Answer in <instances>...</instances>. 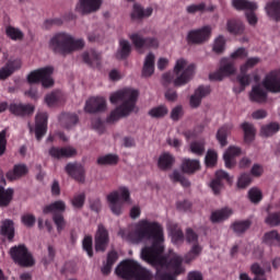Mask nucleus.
I'll list each match as a JSON object with an SVG mask.
<instances>
[{
  "instance_id": "nucleus-27",
  "label": "nucleus",
  "mask_w": 280,
  "mask_h": 280,
  "mask_svg": "<svg viewBox=\"0 0 280 280\" xmlns=\"http://www.w3.org/2000/svg\"><path fill=\"white\" fill-rule=\"evenodd\" d=\"M0 234L3 237H7V240L9 242H13L14 241V221L10 220V219H5L4 221L1 222V226H0Z\"/></svg>"
},
{
  "instance_id": "nucleus-32",
  "label": "nucleus",
  "mask_w": 280,
  "mask_h": 280,
  "mask_svg": "<svg viewBox=\"0 0 280 280\" xmlns=\"http://www.w3.org/2000/svg\"><path fill=\"white\" fill-rule=\"evenodd\" d=\"M231 130H233V126L231 125H223L217 131V141L220 143L221 148H225L229 145V135H231Z\"/></svg>"
},
{
  "instance_id": "nucleus-40",
  "label": "nucleus",
  "mask_w": 280,
  "mask_h": 280,
  "mask_svg": "<svg viewBox=\"0 0 280 280\" xmlns=\"http://www.w3.org/2000/svg\"><path fill=\"white\" fill-rule=\"evenodd\" d=\"M67 210V203L62 200H57L48 206H45L43 209L44 213H65Z\"/></svg>"
},
{
  "instance_id": "nucleus-13",
  "label": "nucleus",
  "mask_w": 280,
  "mask_h": 280,
  "mask_svg": "<svg viewBox=\"0 0 280 280\" xmlns=\"http://www.w3.org/2000/svg\"><path fill=\"white\" fill-rule=\"evenodd\" d=\"M95 250L96 253H105L108 247V242L110 238L108 236V230L102 224L98 225L96 234H95Z\"/></svg>"
},
{
  "instance_id": "nucleus-38",
  "label": "nucleus",
  "mask_w": 280,
  "mask_h": 280,
  "mask_svg": "<svg viewBox=\"0 0 280 280\" xmlns=\"http://www.w3.org/2000/svg\"><path fill=\"white\" fill-rule=\"evenodd\" d=\"M152 12H154V9H152V7L143 9V7L136 3L133 4L131 19H148V16H152Z\"/></svg>"
},
{
  "instance_id": "nucleus-37",
  "label": "nucleus",
  "mask_w": 280,
  "mask_h": 280,
  "mask_svg": "<svg viewBox=\"0 0 280 280\" xmlns=\"http://www.w3.org/2000/svg\"><path fill=\"white\" fill-rule=\"evenodd\" d=\"M262 243L267 246H280V235L277 230L266 232L262 236Z\"/></svg>"
},
{
  "instance_id": "nucleus-22",
  "label": "nucleus",
  "mask_w": 280,
  "mask_h": 280,
  "mask_svg": "<svg viewBox=\"0 0 280 280\" xmlns=\"http://www.w3.org/2000/svg\"><path fill=\"white\" fill-rule=\"evenodd\" d=\"M102 5V0H80L77 7L81 14H91V12H97Z\"/></svg>"
},
{
  "instance_id": "nucleus-63",
  "label": "nucleus",
  "mask_w": 280,
  "mask_h": 280,
  "mask_svg": "<svg viewBox=\"0 0 280 280\" xmlns=\"http://www.w3.org/2000/svg\"><path fill=\"white\" fill-rule=\"evenodd\" d=\"M231 58L232 60H237V58L243 60V58H248V51L246 50V48L240 47L231 54Z\"/></svg>"
},
{
  "instance_id": "nucleus-31",
  "label": "nucleus",
  "mask_w": 280,
  "mask_h": 280,
  "mask_svg": "<svg viewBox=\"0 0 280 280\" xmlns=\"http://www.w3.org/2000/svg\"><path fill=\"white\" fill-rule=\"evenodd\" d=\"M14 199V188H4L0 186V207L3 209L10 207V203Z\"/></svg>"
},
{
  "instance_id": "nucleus-14",
  "label": "nucleus",
  "mask_w": 280,
  "mask_h": 280,
  "mask_svg": "<svg viewBox=\"0 0 280 280\" xmlns=\"http://www.w3.org/2000/svg\"><path fill=\"white\" fill-rule=\"evenodd\" d=\"M262 86L270 93H280V70L269 72L262 81Z\"/></svg>"
},
{
  "instance_id": "nucleus-59",
  "label": "nucleus",
  "mask_w": 280,
  "mask_h": 280,
  "mask_svg": "<svg viewBox=\"0 0 280 280\" xmlns=\"http://www.w3.org/2000/svg\"><path fill=\"white\" fill-rule=\"evenodd\" d=\"M21 222L27 229H32V226H34V224H36V217L32 213H25L21 217Z\"/></svg>"
},
{
  "instance_id": "nucleus-15",
  "label": "nucleus",
  "mask_w": 280,
  "mask_h": 280,
  "mask_svg": "<svg viewBox=\"0 0 280 280\" xmlns=\"http://www.w3.org/2000/svg\"><path fill=\"white\" fill-rule=\"evenodd\" d=\"M84 110L91 115L95 113H104V110H106V98L102 96L89 98L85 103Z\"/></svg>"
},
{
  "instance_id": "nucleus-46",
  "label": "nucleus",
  "mask_w": 280,
  "mask_h": 280,
  "mask_svg": "<svg viewBox=\"0 0 280 280\" xmlns=\"http://www.w3.org/2000/svg\"><path fill=\"white\" fill-rule=\"evenodd\" d=\"M280 130L279 122H270L268 125H264L260 129V135L262 137H272V135H277Z\"/></svg>"
},
{
  "instance_id": "nucleus-58",
  "label": "nucleus",
  "mask_w": 280,
  "mask_h": 280,
  "mask_svg": "<svg viewBox=\"0 0 280 280\" xmlns=\"http://www.w3.org/2000/svg\"><path fill=\"white\" fill-rule=\"evenodd\" d=\"M226 47V42L224 40V36H219L213 44L214 54H223Z\"/></svg>"
},
{
  "instance_id": "nucleus-3",
  "label": "nucleus",
  "mask_w": 280,
  "mask_h": 280,
  "mask_svg": "<svg viewBox=\"0 0 280 280\" xmlns=\"http://www.w3.org/2000/svg\"><path fill=\"white\" fill-rule=\"evenodd\" d=\"M84 40L82 38H75L73 35L65 32L57 33L49 40V48L54 54H60V56H69L73 51H80L84 49Z\"/></svg>"
},
{
  "instance_id": "nucleus-25",
  "label": "nucleus",
  "mask_w": 280,
  "mask_h": 280,
  "mask_svg": "<svg viewBox=\"0 0 280 280\" xmlns=\"http://www.w3.org/2000/svg\"><path fill=\"white\" fill-rule=\"evenodd\" d=\"M249 100L256 104H264L268 100V93L261 85H254L249 92Z\"/></svg>"
},
{
  "instance_id": "nucleus-42",
  "label": "nucleus",
  "mask_w": 280,
  "mask_h": 280,
  "mask_svg": "<svg viewBox=\"0 0 280 280\" xmlns=\"http://www.w3.org/2000/svg\"><path fill=\"white\" fill-rule=\"evenodd\" d=\"M131 51H132V46L130 45V42L126 39H120L119 49L116 55L117 58H119V60H126L128 56H130Z\"/></svg>"
},
{
  "instance_id": "nucleus-23",
  "label": "nucleus",
  "mask_w": 280,
  "mask_h": 280,
  "mask_svg": "<svg viewBox=\"0 0 280 280\" xmlns=\"http://www.w3.org/2000/svg\"><path fill=\"white\" fill-rule=\"evenodd\" d=\"M82 59H83V62L88 65V67H92L94 69H100L102 65V55H100V52L95 50L83 52Z\"/></svg>"
},
{
  "instance_id": "nucleus-24",
  "label": "nucleus",
  "mask_w": 280,
  "mask_h": 280,
  "mask_svg": "<svg viewBox=\"0 0 280 280\" xmlns=\"http://www.w3.org/2000/svg\"><path fill=\"white\" fill-rule=\"evenodd\" d=\"M242 154V149L240 147H230L226 152L223 154V161L225 163V167L231 170L235 166V156H240Z\"/></svg>"
},
{
  "instance_id": "nucleus-5",
  "label": "nucleus",
  "mask_w": 280,
  "mask_h": 280,
  "mask_svg": "<svg viewBox=\"0 0 280 280\" xmlns=\"http://www.w3.org/2000/svg\"><path fill=\"white\" fill-rule=\"evenodd\" d=\"M9 255L18 266L21 268H32L36 264L34 256L27 249L25 244L15 245L10 248Z\"/></svg>"
},
{
  "instance_id": "nucleus-1",
  "label": "nucleus",
  "mask_w": 280,
  "mask_h": 280,
  "mask_svg": "<svg viewBox=\"0 0 280 280\" xmlns=\"http://www.w3.org/2000/svg\"><path fill=\"white\" fill-rule=\"evenodd\" d=\"M138 97L139 91L132 89L120 90L112 94L109 97L112 104H118V102H122V104L109 114L107 124H115V121H119L121 117H128V115L135 110Z\"/></svg>"
},
{
  "instance_id": "nucleus-11",
  "label": "nucleus",
  "mask_w": 280,
  "mask_h": 280,
  "mask_svg": "<svg viewBox=\"0 0 280 280\" xmlns=\"http://www.w3.org/2000/svg\"><path fill=\"white\" fill-rule=\"evenodd\" d=\"M129 38L136 49H158L159 39L156 37H143L139 33L129 35Z\"/></svg>"
},
{
  "instance_id": "nucleus-35",
  "label": "nucleus",
  "mask_w": 280,
  "mask_h": 280,
  "mask_svg": "<svg viewBox=\"0 0 280 280\" xmlns=\"http://www.w3.org/2000/svg\"><path fill=\"white\" fill-rule=\"evenodd\" d=\"M226 30L230 34H233L234 36H242V34H244L245 26L242 21L232 19L228 21Z\"/></svg>"
},
{
  "instance_id": "nucleus-39",
  "label": "nucleus",
  "mask_w": 280,
  "mask_h": 280,
  "mask_svg": "<svg viewBox=\"0 0 280 280\" xmlns=\"http://www.w3.org/2000/svg\"><path fill=\"white\" fill-rule=\"evenodd\" d=\"M241 128L244 132L245 143H253V141H255V135L257 132V130L255 129V126L250 122H243L241 125Z\"/></svg>"
},
{
  "instance_id": "nucleus-29",
  "label": "nucleus",
  "mask_w": 280,
  "mask_h": 280,
  "mask_svg": "<svg viewBox=\"0 0 280 280\" xmlns=\"http://www.w3.org/2000/svg\"><path fill=\"white\" fill-rule=\"evenodd\" d=\"M107 200L109 202V209L114 213V215H121V203L119 202V192L113 191L107 196Z\"/></svg>"
},
{
  "instance_id": "nucleus-21",
  "label": "nucleus",
  "mask_w": 280,
  "mask_h": 280,
  "mask_svg": "<svg viewBox=\"0 0 280 280\" xmlns=\"http://www.w3.org/2000/svg\"><path fill=\"white\" fill-rule=\"evenodd\" d=\"M9 112L15 117H25V115H32L34 113V106L24 103H11L9 105Z\"/></svg>"
},
{
  "instance_id": "nucleus-55",
  "label": "nucleus",
  "mask_w": 280,
  "mask_h": 280,
  "mask_svg": "<svg viewBox=\"0 0 280 280\" xmlns=\"http://www.w3.org/2000/svg\"><path fill=\"white\" fill-rule=\"evenodd\" d=\"M266 224L269 226H280V211L279 212H269L265 219Z\"/></svg>"
},
{
  "instance_id": "nucleus-20",
  "label": "nucleus",
  "mask_w": 280,
  "mask_h": 280,
  "mask_svg": "<svg viewBox=\"0 0 280 280\" xmlns=\"http://www.w3.org/2000/svg\"><path fill=\"white\" fill-rule=\"evenodd\" d=\"M49 156L51 159H71V156H75L78 154V151L71 147H66V148H58V147H51L48 150Z\"/></svg>"
},
{
  "instance_id": "nucleus-52",
  "label": "nucleus",
  "mask_w": 280,
  "mask_h": 280,
  "mask_svg": "<svg viewBox=\"0 0 280 280\" xmlns=\"http://www.w3.org/2000/svg\"><path fill=\"white\" fill-rule=\"evenodd\" d=\"M171 178L174 183H180L183 187H190L191 185L189 179L185 178V176H183V174H180L178 171H174Z\"/></svg>"
},
{
  "instance_id": "nucleus-49",
  "label": "nucleus",
  "mask_w": 280,
  "mask_h": 280,
  "mask_svg": "<svg viewBox=\"0 0 280 280\" xmlns=\"http://www.w3.org/2000/svg\"><path fill=\"white\" fill-rule=\"evenodd\" d=\"M248 198L249 201L253 205H259V202H261V200H264V194H261V190L257 187H253L248 190Z\"/></svg>"
},
{
  "instance_id": "nucleus-16",
  "label": "nucleus",
  "mask_w": 280,
  "mask_h": 280,
  "mask_svg": "<svg viewBox=\"0 0 280 280\" xmlns=\"http://www.w3.org/2000/svg\"><path fill=\"white\" fill-rule=\"evenodd\" d=\"M47 113H38L35 117V137L37 141H42L47 135Z\"/></svg>"
},
{
  "instance_id": "nucleus-6",
  "label": "nucleus",
  "mask_w": 280,
  "mask_h": 280,
  "mask_svg": "<svg viewBox=\"0 0 280 280\" xmlns=\"http://www.w3.org/2000/svg\"><path fill=\"white\" fill-rule=\"evenodd\" d=\"M51 73H54L52 67L37 69L27 75V82L28 84H38L40 82L44 89H50V86H54Z\"/></svg>"
},
{
  "instance_id": "nucleus-26",
  "label": "nucleus",
  "mask_w": 280,
  "mask_h": 280,
  "mask_svg": "<svg viewBox=\"0 0 280 280\" xmlns=\"http://www.w3.org/2000/svg\"><path fill=\"white\" fill-rule=\"evenodd\" d=\"M30 171L27 170V165L25 164H15L13 170L7 172L5 176L8 180H19V178H23Z\"/></svg>"
},
{
  "instance_id": "nucleus-19",
  "label": "nucleus",
  "mask_w": 280,
  "mask_h": 280,
  "mask_svg": "<svg viewBox=\"0 0 280 280\" xmlns=\"http://www.w3.org/2000/svg\"><path fill=\"white\" fill-rule=\"evenodd\" d=\"M223 180H226V183H232L231 175L226 173L225 171H217L215 173V178L212 179L210 183V187L213 191V194L218 195L222 190V187H224V184L222 183Z\"/></svg>"
},
{
  "instance_id": "nucleus-36",
  "label": "nucleus",
  "mask_w": 280,
  "mask_h": 280,
  "mask_svg": "<svg viewBox=\"0 0 280 280\" xmlns=\"http://www.w3.org/2000/svg\"><path fill=\"white\" fill-rule=\"evenodd\" d=\"M250 226H253V221L247 219L235 221L234 223H232L231 229L236 235L242 236L244 235V233H246V231H248V229H250Z\"/></svg>"
},
{
  "instance_id": "nucleus-45",
  "label": "nucleus",
  "mask_w": 280,
  "mask_h": 280,
  "mask_svg": "<svg viewBox=\"0 0 280 280\" xmlns=\"http://www.w3.org/2000/svg\"><path fill=\"white\" fill-rule=\"evenodd\" d=\"M5 34L11 40H23V38H25V34H23V31L12 25H8L5 27Z\"/></svg>"
},
{
  "instance_id": "nucleus-10",
  "label": "nucleus",
  "mask_w": 280,
  "mask_h": 280,
  "mask_svg": "<svg viewBox=\"0 0 280 280\" xmlns=\"http://www.w3.org/2000/svg\"><path fill=\"white\" fill-rule=\"evenodd\" d=\"M209 38H211V26L191 30L186 36L188 45H202V43H207Z\"/></svg>"
},
{
  "instance_id": "nucleus-57",
  "label": "nucleus",
  "mask_w": 280,
  "mask_h": 280,
  "mask_svg": "<svg viewBox=\"0 0 280 280\" xmlns=\"http://www.w3.org/2000/svg\"><path fill=\"white\" fill-rule=\"evenodd\" d=\"M8 149V129H3L0 131V156L5 154V150Z\"/></svg>"
},
{
  "instance_id": "nucleus-61",
  "label": "nucleus",
  "mask_w": 280,
  "mask_h": 280,
  "mask_svg": "<svg viewBox=\"0 0 280 280\" xmlns=\"http://www.w3.org/2000/svg\"><path fill=\"white\" fill-rule=\"evenodd\" d=\"M48 254L43 258L44 264L47 266L56 259V248L52 245H48Z\"/></svg>"
},
{
  "instance_id": "nucleus-34",
  "label": "nucleus",
  "mask_w": 280,
  "mask_h": 280,
  "mask_svg": "<svg viewBox=\"0 0 280 280\" xmlns=\"http://www.w3.org/2000/svg\"><path fill=\"white\" fill-rule=\"evenodd\" d=\"M200 170V161L184 159L182 162V172L184 174H196Z\"/></svg>"
},
{
  "instance_id": "nucleus-43",
  "label": "nucleus",
  "mask_w": 280,
  "mask_h": 280,
  "mask_svg": "<svg viewBox=\"0 0 280 280\" xmlns=\"http://www.w3.org/2000/svg\"><path fill=\"white\" fill-rule=\"evenodd\" d=\"M213 10H215V7L211 5L207 8L205 2L186 7L187 14H196L197 12H213Z\"/></svg>"
},
{
  "instance_id": "nucleus-2",
  "label": "nucleus",
  "mask_w": 280,
  "mask_h": 280,
  "mask_svg": "<svg viewBox=\"0 0 280 280\" xmlns=\"http://www.w3.org/2000/svg\"><path fill=\"white\" fill-rule=\"evenodd\" d=\"M196 73V65L190 63L187 66V60L178 59L174 67V72H166L162 75L163 86H167L173 82L174 86H185L189 84Z\"/></svg>"
},
{
  "instance_id": "nucleus-9",
  "label": "nucleus",
  "mask_w": 280,
  "mask_h": 280,
  "mask_svg": "<svg viewBox=\"0 0 280 280\" xmlns=\"http://www.w3.org/2000/svg\"><path fill=\"white\" fill-rule=\"evenodd\" d=\"M186 241L188 244H194L189 253L185 256V264H191L202 253V247L198 245V234L191 228L186 230Z\"/></svg>"
},
{
  "instance_id": "nucleus-4",
  "label": "nucleus",
  "mask_w": 280,
  "mask_h": 280,
  "mask_svg": "<svg viewBox=\"0 0 280 280\" xmlns=\"http://www.w3.org/2000/svg\"><path fill=\"white\" fill-rule=\"evenodd\" d=\"M116 275L125 280H152V272L132 259L120 262Z\"/></svg>"
},
{
  "instance_id": "nucleus-17",
  "label": "nucleus",
  "mask_w": 280,
  "mask_h": 280,
  "mask_svg": "<svg viewBox=\"0 0 280 280\" xmlns=\"http://www.w3.org/2000/svg\"><path fill=\"white\" fill-rule=\"evenodd\" d=\"M66 172L71 176L77 183L83 184L86 180L84 166L78 163H68L66 165Z\"/></svg>"
},
{
  "instance_id": "nucleus-56",
  "label": "nucleus",
  "mask_w": 280,
  "mask_h": 280,
  "mask_svg": "<svg viewBox=\"0 0 280 280\" xmlns=\"http://www.w3.org/2000/svg\"><path fill=\"white\" fill-rule=\"evenodd\" d=\"M250 183H253V179L250 178V174L243 173L238 177L237 187H238V189H246V187H248V185H250Z\"/></svg>"
},
{
  "instance_id": "nucleus-28",
  "label": "nucleus",
  "mask_w": 280,
  "mask_h": 280,
  "mask_svg": "<svg viewBox=\"0 0 280 280\" xmlns=\"http://www.w3.org/2000/svg\"><path fill=\"white\" fill-rule=\"evenodd\" d=\"M265 10L267 15L270 16L273 21L279 23L280 21V1L273 0L266 4Z\"/></svg>"
},
{
  "instance_id": "nucleus-62",
  "label": "nucleus",
  "mask_w": 280,
  "mask_h": 280,
  "mask_svg": "<svg viewBox=\"0 0 280 280\" xmlns=\"http://www.w3.org/2000/svg\"><path fill=\"white\" fill-rule=\"evenodd\" d=\"M171 234H172V241L174 242V244H178L180 242H184L185 240V234L180 229L172 230Z\"/></svg>"
},
{
  "instance_id": "nucleus-30",
  "label": "nucleus",
  "mask_w": 280,
  "mask_h": 280,
  "mask_svg": "<svg viewBox=\"0 0 280 280\" xmlns=\"http://www.w3.org/2000/svg\"><path fill=\"white\" fill-rule=\"evenodd\" d=\"M154 54L149 52L142 67V78H151V75H154Z\"/></svg>"
},
{
  "instance_id": "nucleus-51",
  "label": "nucleus",
  "mask_w": 280,
  "mask_h": 280,
  "mask_svg": "<svg viewBox=\"0 0 280 280\" xmlns=\"http://www.w3.org/2000/svg\"><path fill=\"white\" fill-rule=\"evenodd\" d=\"M98 165H117L119 163V156L115 154H106L97 159Z\"/></svg>"
},
{
  "instance_id": "nucleus-48",
  "label": "nucleus",
  "mask_w": 280,
  "mask_h": 280,
  "mask_svg": "<svg viewBox=\"0 0 280 280\" xmlns=\"http://www.w3.org/2000/svg\"><path fill=\"white\" fill-rule=\"evenodd\" d=\"M52 221L57 226V233H62L67 226V221L65 220V215L61 212H54L52 213Z\"/></svg>"
},
{
  "instance_id": "nucleus-44",
  "label": "nucleus",
  "mask_w": 280,
  "mask_h": 280,
  "mask_svg": "<svg viewBox=\"0 0 280 280\" xmlns=\"http://www.w3.org/2000/svg\"><path fill=\"white\" fill-rule=\"evenodd\" d=\"M172 165H174V158L170 153H164L160 155L158 161V166L160 170H172Z\"/></svg>"
},
{
  "instance_id": "nucleus-7",
  "label": "nucleus",
  "mask_w": 280,
  "mask_h": 280,
  "mask_svg": "<svg viewBox=\"0 0 280 280\" xmlns=\"http://www.w3.org/2000/svg\"><path fill=\"white\" fill-rule=\"evenodd\" d=\"M261 62V58L259 57H250L246 60V62L241 66V73L237 75L236 80L240 83L241 88L234 89L235 93H242V91L246 90V86L250 85V74H248V69H253V67H257Z\"/></svg>"
},
{
  "instance_id": "nucleus-50",
  "label": "nucleus",
  "mask_w": 280,
  "mask_h": 280,
  "mask_svg": "<svg viewBox=\"0 0 280 280\" xmlns=\"http://www.w3.org/2000/svg\"><path fill=\"white\" fill-rule=\"evenodd\" d=\"M189 148L192 154L202 156V154H205V140L192 141Z\"/></svg>"
},
{
  "instance_id": "nucleus-47",
  "label": "nucleus",
  "mask_w": 280,
  "mask_h": 280,
  "mask_svg": "<svg viewBox=\"0 0 280 280\" xmlns=\"http://www.w3.org/2000/svg\"><path fill=\"white\" fill-rule=\"evenodd\" d=\"M170 109H167V106L165 105H160L149 110V115L153 119H163V117H165V115H167Z\"/></svg>"
},
{
  "instance_id": "nucleus-12",
  "label": "nucleus",
  "mask_w": 280,
  "mask_h": 280,
  "mask_svg": "<svg viewBox=\"0 0 280 280\" xmlns=\"http://www.w3.org/2000/svg\"><path fill=\"white\" fill-rule=\"evenodd\" d=\"M233 73H235V63L229 61V59H222L221 67L218 71L209 74V80H211V82H222L224 77L233 75Z\"/></svg>"
},
{
  "instance_id": "nucleus-18",
  "label": "nucleus",
  "mask_w": 280,
  "mask_h": 280,
  "mask_svg": "<svg viewBox=\"0 0 280 280\" xmlns=\"http://www.w3.org/2000/svg\"><path fill=\"white\" fill-rule=\"evenodd\" d=\"M211 94V86L209 85H199L198 89L195 90L194 95L190 96V107L198 108L200 104H202L203 97Z\"/></svg>"
},
{
  "instance_id": "nucleus-41",
  "label": "nucleus",
  "mask_w": 280,
  "mask_h": 280,
  "mask_svg": "<svg viewBox=\"0 0 280 280\" xmlns=\"http://www.w3.org/2000/svg\"><path fill=\"white\" fill-rule=\"evenodd\" d=\"M60 121L67 130H71L73 126L78 125V121H80V118L75 114L71 113H65L60 116Z\"/></svg>"
},
{
  "instance_id": "nucleus-33",
  "label": "nucleus",
  "mask_w": 280,
  "mask_h": 280,
  "mask_svg": "<svg viewBox=\"0 0 280 280\" xmlns=\"http://www.w3.org/2000/svg\"><path fill=\"white\" fill-rule=\"evenodd\" d=\"M233 214V210L229 208H222L221 210L213 211L211 213L210 220L213 224H218V222H224V220H229Z\"/></svg>"
},
{
  "instance_id": "nucleus-54",
  "label": "nucleus",
  "mask_w": 280,
  "mask_h": 280,
  "mask_svg": "<svg viewBox=\"0 0 280 280\" xmlns=\"http://www.w3.org/2000/svg\"><path fill=\"white\" fill-rule=\"evenodd\" d=\"M84 202H86V195L84 192L74 195L71 205L74 209H82L84 207Z\"/></svg>"
},
{
  "instance_id": "nucleus-64",
  "label": "nucleus",
  "mask_w": 280,
  "mask_h": 280,
  "mask_svg": "<svg viewBox=\"0 0 280 280\" xmlns=\"http://www.w3.org/2000/svg\"><path fill=\"white\" fill-rule=\"evenodd\" d=\"M21 60L20 59H14V60H9L7 62V67L14 73V71H19L21 69Z\"/></svg>"
},
{
  "instance_id": "nucleus-53",
  "label": "nucleus",
  "mask_w": 280,
  "mask_h": 280,
  "mask_svg": "<svg viewBox=\"0 0 280 280\" xmlns=\"http://www.w3.org/2000/svg\"><path fill=\"white\" fill-rule=\"evenodd\" d=\"M82 248L89 257H93V236L86 235L82 241Z\"/></svg>"
},
{
  "instance_id": "nucleus-60",
  "label": "nucleus",
  "mask_w": 280,
  "mask_h": 280,
  "mask_svg": "<svg viewBox=\"0 0 280 280\" xmlns=\"http://www.w3.org/2000/svg\"><path fill=\"white\" fill-rule=\"evenodd\" d=\"M218 163V153L213 150H208L206 155V165L208 167H213Z\"/></svg>"
},
{
  "instance_id": "nucleus-8",
  "label": "nucleus",
  "mask_w": 280,
  "mask_h": 280,
  "mask_svg": "<svg viewBox=\"0 0 280 280\" xmlns=\"http://www.w3.org/2000/svg\"><path fill=\"white\" fill-rule=\"evenodd\" d=\"M232 7L234 10H237L238 12L245 10L247 23H249L252 26L257 25V22L259 20L257 19V14H255V11H257L258 8L256 2L249 0H232Z\"/></svg>"
}]
</instances>
